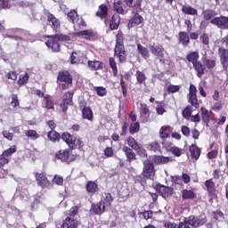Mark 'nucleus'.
Masks as SVG:
<instances>
[{"mask_svg":"<svg viewBox=\"0 0 228 228\" xmlns=\"http://www.w3.org/2000/svg\"><path fill=\"white\" fill-rule=\"evenodd\" d=\"M124 39V32L119 29L116 35V43L114 47V56L115 58H118V63H126V61H127V53H126Z\"/></svg>","mask_w":228,"mask_h":228,"instance_id":"obj_1","label":"nucleus"},{"mask_svg":"<svg viewBox=\"0 0 228 228\" xmlns=\"http://www.w3.org/2000/svg\"><path fill=\"white\" fill-rule=\"evenodd\" d=\"M48 40L45 42L46 47L51 49L53 53H60L61 51V45L59 42H69L70 41V37L63 34H55L45 36Z\"/></svg>","mask_w":228,"mask_h":228,"instance_id":"obj_2","label":"nucleus"},{"mask_svg":"<svg viewBox=\"0 0 228 228\" xmlns=\"http://www.w3.org/2000/svg\"><path fill=\"white\" fill-rule=\"evenodd\" d=\"M185 58L187 61H189V63L192 64V67L196 71L198 77H202V76L206 74V66L204 65V63H202V61H199V58H200L199 52H190L186 54Z\"/></svg>","mask_w":228,"mask_h":228,"instance_id":"obj_3","label":"nucleus"},{"mask_svg":"<svg viewBox=\"0 0 228 228\" xmlns=\"http://www.w3.org/2000/svg\"><path fill=\"white\" fill-rule=\"evenodd\" d=\"M61 140L65 142L70 151H76V149H83L85 147V142L81 137L72 135L69 132H63L61 134Z\"/></svg>","mask_w":228,"mask_h":228,"instance_id":"obj_4","label":"nucleus"},{"mask_svg":"<svg viewBox=\"0 0 228 228\" xmlns=\"http://www.w3.org/2000/svg\"><path fill=\"white\" fill-rule=\"evenodd\" d=\"M154 177H156V168L154 167V162L152 160H145L143 162L142 172L139 175L140 181H143V179H150L151 181H154Z\"/></svg>","mask_w":228,"mask_h":228,"instance_id":"obj_5","label":"nucleus"},{"mask_svg":"<svg viewBox=\"0 0 228 228\" xmlns=\"http://www.w3.org/2000/svg\"><path fill=\"white\" fill-rule=\"evenodd\" d=\"M57 80L61 90H69L73 85L72 74L69 70H61L58 73Z\"/></svg>","mask_w":228,"mask_h":228,"instance_id":"obj_6","label":"nucleus"},{"mask_svg":"<svg viewBox=\"0 0 228 228\" xmlns=\"http://www.w3.org/2000/svg\"><path fill=\"white\" fill-rule=\"evenodd\" d=\"M187 101L190 104L188 106H191L192 110H197L200 108V102H199V98H197V86L193 84L190 85Z\"/></svg>","mask_w":228,"mask_h":228,"instance_id":"obj_7","label":"nucleus"},{"mask_svg":"<svg viewBox=\"0 0 228 228\" xmlns=\"http://www.w3.org/2000/svg\"><path fill=\"white\" fill-rule=\"evenodd\" d=\"M126 142L129 148L134 149L138 156H141V158H147V151L144 150L142 143L136 142V139H134L133 136H129Z\"/></svg>","mask_w":228,"mask_h":228,"instance_id":"obj_8","label":"nucleus"},{"mask_svg":"<svg viewBox=\"0 0 228 228\" xmlns=\"http://www.w3.org/2000/svg\"><path fill=\"white\" fill-rule=\"evenodd\" d=\"M70 149L60 150L55 153L56 159H60L62 163H72V161H76V155L70 154Z\"/></svg>","mask_w":228,"mask_h":228,"instance_id":"obj_9","label":"nucleus"},{"mask_svg":"<svg viewBox=\"0 0 228 228\" xmlns=\"http://www.w3.org/2000/svg\"><path fill=\"white\" fill-rule=\"evenodd\" d=\"M44 14L45 15L47 22H49L53 31H54V33H58L61 28V22H60V20H58V18H56V16L51 13L48 10H45Z\"/></svg>","mask_w":228,"mask_h":228,"instance_id":"obj_10","label":"nucleus"},{"mask_svg":"<svg viewBox=\"0 0 228 228\" xmlns=\"http://www.w3.org/2000/svg\"><path fill=\"white\" fill-rule=\"evenodd\" d=\"M149 48L151 54L156 56L160 63H165V47L163 45L153 44Z\"/></svg>","mask_w":228,"mask_h":228,"instance_id":"obj_11","label":"nucleus"},{"mask_svg":"<svg viewBox=\"0 0 228 228\" xmlns=\"http://www.w3.org/2000/svg\"><path fill=\"white\" fill-rule=\"evenodd\" d=\"M154 190L159 193L160 197L163 199H168V197H172L174 195V188L169 186H165L161 183H156L153 186Z\"/></svg>","mask_w":228,"mask_h":228,"instance_id":"obj_12","label":"nucleus"},{"mask_svg":"<svg viewBox=\"0 0 228 228\" xmlns=\"http://www.w3.org/2000/svg\"><path fill=\"white\" fill-rule=\"evenodd\" d=\"M184 219L187 221L189 226L191 225V227L193 228L201 227V225H204V224L208 222V217L206 216L200 219L195 216H190L189 217H185Z\"/></svg>","mask_w":228,"mask_h":228,"instance_id":"obj_13","label":"nucleus"},{"mask_svg":"<svg viewBox=\"0 0 228 228\" xmlns=\"http://www.w3.org/2000/svg\"><path fill=\"white\" fill-rule=\"evenodd\" d=\"M210 24H213V26H216L217 28H220L221 29H228V17L227 16L214 17L210 20Z\"/></svg>","mask_w":228,"mask_h":228,"instance_id":"obj_14","label":"nucleus"},{"mask_svg":"<svg viewBox=\"0 0 228 228\" xmlns=\"http://www.w3.org/2000/svg\"><path fill=\"white\" fill-rule=\"evenodd\" d=\"M35 178L38 186H41V188H49L51 186V181L47 179L45 173H35Z\"/></svg>","mask_w":228,"mask_h":228,"instance_id":"obj_15","label":"nucleus"},{"mask_svg":"<svg viewBox=\"0 0 228 228\" xmlns=\"http://www.w3.org/2000/svg\"><path fill=\"white\" fill-rule=\"evenodd\" d=\"M218 56L223 66L224 70H227L228 69V49L224 47L218 48Z\"/></svg>","mask_w":228,"mask_h":228,"instance_id":"obj_16","label":"nucleus"},{"mask_svg":"<svg viewBox=\"0 0 228 228\" xmlns=\"http://www.w3.org/2000/svg\"><path fill=\"white\" fill-rule=\"evenodd\" d=\"M74 98V93L69 91L65 94V98L62 99L61 108L63 113H67V110H69V106L72 104V99Z\"/></svg>","mask_w":228,"mask_h":228,"instance_id":"obj_17","label":"nucleus"},{"mask_svg":"<svg viewBox=\"0 0 228 228\" xmlns=\"http://www.w3.org/2000/svg\"><path fill=\"white\" fill-rule=\"evenodd\" d=\"M74 35L78 38H85V40H89V41L94 40L96 37L95 32L90 29L80 30L78 32H75Z\"/></svg>","mask_w":228,"mask_h":228,"instance_id":"obj_18","label":"nucleus"},{"mask_svg":"<svg viewBox=\"0 0 228 228\" xmlns=\"http://www.w3.org/2000/svg\"><path fill=\"white\" fill-rule=\"evenodd\" d=\"M99 184L94 181H87L86 183V191L90 195L91 197H94V195H96V193H99Z\"/></svg>","mask_w":228,"mask_h":228,"instance_id":"obj_19","label":"nucleus"},{"mask_svg":"<svg viewBox=\"0 0 228 228\" xmlns=\"http://www.w3.org/2000/svg\"><path fill=\"white\" fill-rule=\"evenodd\" d=\"M61 228H77L79 227V221L75 217H66L61 225Z\"/></svg>","mask_w":228,"mask_h":228,"instance_id":"obj_20","label":"nucleus"},{"mask_svg":"<svg viewBox=\"0 0 228 228\" xmlns=\"http://www.w3.org/2000/svg\"><path fill=\"white\" fill-rule=\"evenodd\" d=\"M205 186L207 188L208 197H210V199H215L216 197V186L215 185L213 179L207 180L205 182Z\"/></svg>","mask_w":228,"mask_h":228,"instance_id":"obj_21","label":"nucleus"},{"mask_svg":"<svg viewBox=\"0 0 228 228\" xmlns=\"http://www.w3.org/2000/svg\"><path fill=\"white\" fill-rule=\"evenodd\" d=\"M95 16L101 19V20H108V5L102 4L98 7V11L95 13Z\"/></svg>","mask_w":228,"mask_h":228,"instance_id":"obj_22","label":"nucleus"},{"mask_svg":"<svg viewBox=\"0 0 228 228\" xmlns=\"http://www.w3.org/2000/svg\"><path fill=\"white\" fill-rule=\"evenodd\" d=\"M140 24H143V17L140 13L134 12V16L129 20L127 26L128 28H136Z\"/></svg>","mask_w":228,"mask_h":228,"instance_id":"obj_23","label":"nucleus"},{"mask_svg":"<svg viewBox=\"0 0 228 228\" xmlns=\"http://www.w3.org/2000/svg\"><path fill=\"white\" fill-rule=\"evenodd\" d=\"M172 131H174V128L172 126H162L159 131L160 140L170 138V134H172Z\"/></svg>","mask_w":228,"mask_h":228,"instance_id":"obj_24","label":"nucleus"},{"mask_svg":"<svg viewBox=\"0 0 228 228\" xmlns=\"http://www.w3.org/2000/svg\"><path fill=\"white\" fill-rule=\"evenodd\" d=\"M178 44H181L183 47L190 45V35L186 31H180L178 33Z\"/></svg>","mask_w":228,"mask_h":228,"instance_id":"obj_25","label":"nucleus"},{"mask_svg":"<svg viewBox=\"0 0 228 228\" xmlns=\"http://www.w3.org/2000/svg\"><path fill=\"white\" fill-rule=\"evenodd\" d=\"M120 26V15L114 13L110 20V30L116 31Z\"/></svg>","mask_w":228,"mask_h":228,"instance_id":"obj_26","label":"nucleus"},{"mask_svg":"<svg viewBox=\"0 0 228 228\" xmlns=\"http://www.w3.org/2000/svg\"><path fill=\"white\" fill-rule=\"evenodd\" d=\"M91 211H93L94 215L101 216V215L106 212V208L102 205V202L100 201L91 205Z\"/></svg>","mask_w":228,"mask_h":228,"instance_id":"obj_27","label":"nucleus"},{"mask_svg":"<svg viewBox=\"0 0 228 228\" xmlns=\"http://www.w3.org/2000/svg\"><path fill=\"white\" fill-rule=\"evenodd\" d=\"M122 151L126 158V161H134L136 159V153H134L133 148H129V146H123Z\"/></svg>","mask_w":228,"mask_h":228,"instance_id":"obj_28","label":"nucleus"},{"mask_svg":"<svg viewBox=\"0 0 228 228\" xmlns=\"http://www.w3.org/2000/svg\"><path fill=\"white\" fill-rule=\"evenodd\" d=\"M200 110H201V118L204 124H206L207 127H209V122L211 121V115H213V112L209 111L205 107H201Z\"/></svg>","mask_w":228,"mask_h":228,"instance_id":"obj_29","label":"nucleus"},{"mask_svg":"<svg viewBox=\"0 0 228 228\" xmlns=\"http://www.w3.org/2000/svg\"><path fill=\"white\" fill-rule=\"evenodd\" d=\"M82 118L84 120H89V122H94V111L92 108L84 106L82 109Z\"/></svg>","mask_w":228,"mask_h":228,"instance_id":"obj_30","label":"nucleus"},{"mask_svg":"<svg viewBox=\"0 0 228 228\" xmlns=\"http://www.w3.org/2000/svg\"><path fill=\"white\" fill-rule=\"evenodd\" d=\"M140 116L141 118H146L145 122L151 118V110L149 109V106L145 103L140 104Z\"/></svg>","mask_w":228,"mask_h":228,"instance_id":"obj_31","label":"nucleus"},{"mask_svg":"<svg viewBox=\"0 0 228 228\" xmlns=\"http://www.w3.org/2000/svg\"><path fill=\"white\" fill-rule=\"evenodd\" d=\"M197 198V193L193 190L183 189L182 191V199L183 200H193Z\"/></svg>","mask_w":228,"mask_h":228,"instance_id":"obj_32","label":"nucleus"},{"mask_svg":"<svg viewBox=\"0 0 228 228\" xmlns=\"http://www.w3.org/2000/svg\"><path fill=\"white\" fill-rule=\"evenodd\" d=\"M189 151L191 152V156L192 158V159H199V158H200V153L202 152L200 148H199V146H197V144H191L189 147Z\"/></svg>","mask_w":228,"mask_h":228,"instance_id":"obj_33","label":"nucleus"},{"mask_svg":"<svg viewBox=\"0 0 228 228\" xmlns=\"http://www.w3.org/2000/svg\"><path fill=\"white\" fill-rule=\"evenodd\" d=\"M113 196H111V193L105 192L104 196L101 200L100 202L105 207V208H111V204L113 203Z\"/></svg>","mask_w":228,"mask_h":228,"instance_id":"obj_34","label":"nucleus"},{"mask_svg":"<svg viewBox=\"0 0 228 228\" xmlns=\"http://www.w3.org/2000/svg\"><path fill=\"white\" fill-rule=\"evenodd\" d=\"M152 159L156 165H167V163L170 162V157L161 155H154Z\"/></svg>","mask_w":228,"mask_h":228,"instance_id":"obj_35","label":"nucleus"},{"mask_svg":"<svg viewBox=\"0 0 228 228\" xmlns=\"http://www.w3.org/2000/svg\"><path fill=\"white\" fill-rule=\"evenodd\" d=\"M87 67L91 69V70H102L103 64L100 61H88Z\"/></svg>","mask_w":228,"mask_h":228,"instance_id":"obj_36","label":"nucleus"},{"mask_svg":"<svg viewBox=\"0 0 228 228\" xmlns=\"http://www.w3.org/2000/svg\"><path fill=\"white\" fill-rule=\"evenodd\" d=\"M202 61L203 65L205 66V72H208L206 69L208 70H213V69L216 67V61L215 60L208 59V57H205L202 59Z\"/></svg>","mask_w":228,"mask_h":228,"instance_id":"obj_37","label":"nucleus"},{"mask_svg":"<svg viewBox=\"0 0 228 228\" xmlns=\"http://www.w3.org/2000/svg\"><path fill=\"white\" fill-rule=\"evenodd\" d=\"M68 20L69 22H71L72 24H76L77 20H79V15H77V11L76 9L70 10L67 13Z\"/></svg>","mask_w":228,"mask_h":228,"instance_id":"obj_38","label":"nucleus"},{"mask_svg":"<svg viewBox=\"0 0 228 228\" xmlns=\"http://www.w3.org/2000/svg\"><path fill=\"white\" fill-rule=\"evenodd\" d=\"M43 107L46 110H54V102L51 96L46 95L43 98Z\"/></svg>","mask_w":228,"mask_h":228,"instance_id":"obj_39","label":"nucleus"},{"mask_svg":"<svg viewBox=\"0 0 228 228\" xmlns=\"http://www.w3.org/2000/svg\"><path fill=\"white\" fill-rule=\"evenodd\" d=\"M47 137L50 142H60L61 140V134L55 130H51L47 133Z\"/></svg>","mask_w":228,"mask_h":228,"instance_id":"obj_40","label":"nucleus"},{"mask_svg":"<svg viewBox=\"0 0 228 228\" xmlns=\"http://www.w3.org/2000/svg\"><path fill=\"white\" fill-rule=\"evenodd\" d=\"M182 12L183 13H185V15H198L199 13V11L191 5H183Z\"/></svg>","mask_w":228,"mask_h":228,"instance_id":"obj_41","label":"nucleus"},{"mask_svg":"<svg viewBox=\"0 0 228 228\" xmlns=\"http://www.w3.org/2000/svg\"><path fill=\"white\" fill-rule=\"evenodd\" d=\"M137 51L141 54L142 58L147 60L151 54L149 53V49H147L145 46L142 45L141 44H137Z\"/></svg>","mask_w":228,"mask_h":228,"instance_id":"obj_42","label":"nucleus"},{"mask_svg":"<svg viewBox=\"0 0 228 228\" xmlns=\"http://www.w3.org/2000/svg\"><path fill=\"white\" fill-rule=\"evenodd\" d=\"M213 17H216V12L212 9H207L203 12L204 20H213Z\"/></svg>","mask_w":228,"mask_h":228,"instance_id":"obj_43","label":"nucleus"},{"mask_svg":"<svg viewBox=\"0 0 228 228\" xmlns=\"http://www.w3.org/2000/svg\"><path fill=\"white\" fill-rule=\"evenodd\" d=\"M109 64L110 69H112L114 77H117L118 74V68H117V61H115L114 57L109 58Z\"/></svg>","mask_w":228,"mask_h":228,"instance_id":"obj_44","label":"nucleus"},{"mask_svg":"<svg viewBox=\"0 0 228 228\" xmlns=\"http://www.w3.org/2000/svg\"><path fill=\"white\" fill-rule=\"evenodd\" d=\"M113 10L118 15H124L126 12L124 11V7L122 6V2L118 1L113 4Z\"/></svg>","mask_w":228,"mask_h":228,"instance_id":"obj_45","label":"nucleus"},{"mask_svg":"<svg viewBox=\"0 0 228 228\" xmlns=\"http://www.w3.org/2000/svg\"><path fill=\"white\" fill-rule=\"evenodd\" d=\"M195 110L191 108V106L187 105L186 108H184L182 111V115L183 118H186V120H190L191 117V113H193Z\"/></svg>","mask_w":228,"mask_h":228,"instance_id":"obj_46","label":"nucleus"},{"mask_svg":"<svg viewBox=\"0 0 228 228\" xmlns=\"http://www.w3.org/2000/svg\"><path fill=\"white\" fill-rule=\"evenodd\" d=\"M29 81V75L28 73L20 75L19 79H18V85L20 86H24V85H28Z\"/></svg>","mask_w":228,"mask_h":228,"instance_id":"obj_47","label":"nucleus"},{"mask_svg":"<svg viewBox=\"0 0 228 228\" xmlns=\"http://www.w3.org/2000/svg\"><path fill=\"white\" fill-rule=\"evenodd\" d=\"M15 152H17V146L12 145L9 149L4 151L2 155L5 158H10L12 155L15 154Z\"/></svg>","mask_w":228,"mask_h":228,"instance_id":"obj_48","label":"nucleus"},{"mask_svg":"<svg viewBox=\"0 0 228 228\" xmlns=\"http://www.w3.org/2000/svg\"><path fill=\"white\" fill-rule=\"evenodd\" d=\"M200 40L205 47H209V35L206 32L200 35Z\"/></svg>","mask_w":228,"mask_h":228,"instance_id":"obj_49","label":"nucleus"},{"mask_svg":"<svg viewBox=\"0 0 228 228\" xmlns=\"http://www.w3.org/2000/svg\"><path fill=\"white\" fill-rule=\"evenodd\" d=\"M135 77L137 80V83H139V85H142V83H145L147 77H145V73L137 70L135 73Z\"/></svg>","mask_w":228,"mask_h":228,"instance_id":"obj_50","label":"nucleus"},{"mask_svg":"<svg viewBox=\"0 0 228 228\" xmlns=\"http://www.w3.org/2000/svg\"><path fill=\"white\" fill-rule=\"evenodd\" d=\"M213 218L216 220V222H222L225 218L224 212L221 210L214 211L212 212Z\"/></svg>","mask_w":228,"mask_h":228,"instance_id":"obj_51","label":"nucleus"},{"mask_svg":"<svg viewBox=\"0 0 228 228\" xmlns=\"http://www.w3.org/2000/svg\"><path fill=\"white\" fill-rule=\"evenodd\" d=\"M167 152H171V154L176 158H180V156L183 155V150L177 146H172Z\"/></svg>","mask_w":228,"mask_h":228,"instance_id":"obj_52","label":"nucleus"},{"mask_svg":"<svg viewBox=\"0 0 228 228\" xmlns=\"http://www.w3.org/2000/svg\"><path fill=\"white\" fill-rule=\"evenodd\" d=\"M81 208V205H77L75 207H72L69 209V217L75 218L77 216V214L79 213V208Z\"/></svg>","mask_w":228,"mask_h":228,"instance_id":"obj_53","label":"nucleus"},{"mask_svg":"<svg viewBox=\"0 0 228 228\" xmlns=\"http://www.w3.org/2000/svg\"><path fill=\"white\" fill-rule=\"evenodd\" d=\"M150 151H152L153 152H161V146L159 145V142H153L148 145Z\"/></svg>","mask_w":228,"mask_h":228,"instance_id":"obj_54","label":"nucleus"},{"mask_svg":"<svg viewBox=\"0 0 228 228\" xmlns=\"http://www.w3.org/2000/svg\"><path fill=\"white\" fill-rule=\"evenodd\" d=\"M25 134L28 138H31L32 140H38V138H40V134H38L36 130H28L25 132Z\"/></svg>","mask_w":228,"mask_h":228,"instance_id":"obj_55","label":"nucleus"},{"mask_svg":"<svg viewBox=\"0 0 228 228\" xmlns=\"http://www.w3.org/2000/svg\"><path fill=\"white\" fill-rule=\"evenodd\" d=\"M139 215H142L143 220H152V216H154V212L152 210H144Z\"/></svg>","mask_w":228,"mask_h":228,"instance_id":"obj_56","label":"nucleus"},{"mask_svg":"<svg viewBox=\"0 0 228 228\" xmlns=\"http://www.w3.org/2000/svg\"><path fill=\"white\" fill-rule=\"evenodd\" d=\"M53 184H57V186H63V177L60 175H55L52 180Z\"/></svg>","mask_w":228,"mask_h":228,"instance_id":"obj_57","label":"nucleus"},{"mask_svg":"<svg viewBox=\"0 0 228 228\" xmlns=\"http://www.w3.org/2000/svg\"><path fill=\"white\" fill-rule=\"evenodd\" d=\"M129 131H130V134H134L138 133V131H140V123L135 122L134 124H131L129 127Z\"/></svg>","mask_w":228,"mask_h":228,"instance_id":"obj_58","label":"nucleus"},{"mask_svg":"<svg viewBox=\"0 0 228 228\" xmlns=\"http://www.w3.org/2000/svg\"><path fill=\"white\" fill-rule=\"evenodd\" d=\"M94 90H95L97 95H99V97H104V95H106V94H108V91L103 86H95Z\"/></svg>","mask_w":228,"mask_h":228,"instance_id":"obj_59","label":"nucleus"},{"mask_svg":"<svg viewBox=\"0 0 228 228\" xmlns=\"http://www.w3.org/2000/svg\"><path fill=\"white\" fill-rule=\"evenodd\" d=\"M5 79H11V81H17V71L11 70L4 75Z\"/></svg>","mask_w":228,"mask_h":228,"instance_id":"obj_60","label":"nucleus"},{"mask_svg":"<svg viewBox=\"0 0 228 228\" xmlns=\"http://www.w3.org/2000/svg\"><path fill=\"white\" fill-rule=\"evenodd\" d=\"M120 86L124 97H127V83L124 81V78H120Z\"/></svg>","mask_w":228,"mask_h":228,"instance_id":"obj_61","label":"nucleus"},{"mask_svg":"<svg viewBox=\"0 0 228 228\" xmlns=\"http://www.w3.org/2000/svg\"><path fill=\"white\" fill-rule=\"evenodd\" d=\"M11 104L12 106V108H19V106L20 105V102H19V96L15 94H12V102Z\"/></svg>","mask_w":228,"mask_h":228,"instance_id":"obj_62","label":"nucleus"},{"mask_svg":"<svg viewBox=\"0 0 228 228\" xmlns=\"http://www.w3.org/2000/svg\"><path fill=\"white\" fill-rule=\"evenodd\" d=\"M10 163V158H6L5 156H3V154L0 155V168L3 170L4 168L5 165H8Z\"/></svg>","mask_w":228,"mask_h":228,"instance_id":"obj_63","label":"nucleus"},{"mask_svg":"<svg viewBox=\"0 0 228 228\" xmlns=\"http://www.w3.org/2000/svg\"><path fill=\"white\" fill-rule=\"evenodd\" d=\"M162 147L168 152L172 149V142L167 141V139H161Z\"/></svg>","mask_w":228,"mask_h":228,"instance_id":"obj_64","label":"nucleus"}]
</instances>
